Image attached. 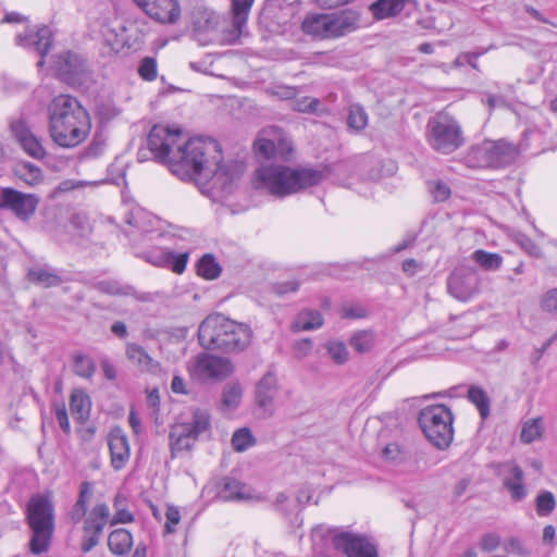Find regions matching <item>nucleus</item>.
Segmentation results:
<instances>
[{
  "instance_id": "obj_1",
  "label": "nucleus",
  "mask_w": 557,
  "mask_h": 557,
  "mask_svg": "<svg viewBox=\"0 0 557 557\" xmlns=\"http://www.w3.org/2000/svg\"><path fill=\"white\" fill-rule=\"evenodd\" d=\"M147 144L153 157L174 175L182 181H194L202 193L214 198L232 193L235 181L244 173L240 162L221 164L222 151L216 140L205 137L184 140L178 127L154 125Z\"/></svg>"
},
{
  "instance_id": "obj_2",
  "label": "nucleus",
  "mask_w": 557,
  "mask_h": 557,
  "mask_svg": "<svg viewBox=\"0 0 557 557\" xmlns=\"http://www.w3.org/2000/svg\"><path fill=\"white\" fill-rule=\"evenodd\" d=\"M48 131L62 148H75L89 135L91 121L87 110L70 95L54 97L48 106Z\"/></svg>"
},
{
  "instance_id": "obj_3",
  "label": "nucleus",
  "mask_w": 557,
  "mask_h": 557,
  "mask_svg": "<svg viewBox=\"0 0 557 557\" xmlns=\"http://www.w3.org/2000/svg\"><path fill=\"white\" fill-rule=\"evenodd\" d=\"M323 180L324 172L322 170L269 164L255 171L253 186L272 196L283 198L317 186Z\"/></svg>"
},
{
  "instance_id": "obj_4",
  "label": "nucleus",
  "mask_w": 557,
  "mask_h": 557,
  "mask_svg": "<svg viewBox=\"0 0 557 557\" xmlns=\"http://www.w3.org/2000/svg\"><path fill=\"white\" fill-rule=\"evenodd\" d=\"M249 325L236 322L221 313L208 315L199 325L198 339L207 349L240 352L251 343Z\"/></svg>"
},
{
  "instance_id": "obj_5",
  "label": "nucleus",
  "mask_w": 557,
  "mask_h": 557,
  "mask_svg": "<svg viewBox=\"0 0 557 557\" xmlns=\"http://www.w3.org/2000/svg\"><path fill=\"white\" fill-rule=\"evenodd\" d=\"M27 522L33 533L29 550L36 555L47 552L54 531L52 502L44 495L33 496L27 505Z\"/></svg>"
},
{
  "instance_id": "obj_6",
  "label": "nucleus",
  "mask_w": 557,
  "mask_h": 557,
  "mask_svg": "<svg viewBox=\"0 0 557 557\" xmlns=\"http://www.w3.org/2000/svg\"><path fill=\"white\" fill-rule=\"evenodd\" d=\"M425 137L430 147L442 154L453 153L465 145L460 123L446 112H440L428 121Z\"/></svg>"
},
{
  "instance_id": "obj_7",
  "label": "nucleus",
  "mask_w": 557,
  "mask_h": 557,
  "mask_svg": "<svg viewBox=\"0 0 557 557\" xmlns=\"http://www.w3.org/2000/svg\"><path fill=\"white\" fill-rule=\"evenodd\" d=\"M419 424L426 438L437 448L444 449L453 441V414L444 405L429 406L421 410Z\"/></svg>"
},
{
  "instance_id": "obj_8",
  "label": "nucleus",
  "mask_w": 557,
  "mask_h": 557,
  "mask_svg": "<svg viewBox=\"0 0 557 557\" xmlns=\"http://www.w3.org/2000/svg\"><path fill=\"white\" fill-rule=\"evenodd\" d=\"M519 156V149L505 140H485L468 153V162L476 168H503L511 164Z\"/></svg>"
},
{
  "instance_id": "obj_9",
  "label": "nucleus",
  "mask_w": 557,
  "mask_h": 557,
  "mask_svg": "<svg viewBox=\"0 0 557 557\" xmlns=\"http://www.w3.org/2000/svg\"><path fill=\"white\" fill-rule=\"evenodd\" d=\"M332 542L346 557H379L376 545L363 534L341 531L333 535Z\"/></svg>"
},
{
  "instance_id": "obj_10",
  "label": "nucleus",
  "mask_w": 557,
  "mask_h": 557,
  "mask_svg": "<svg viewBox=\"0 0 557 557\" xmlns=\"http://www.w3.org/2000/svg\"><path fill=\"white\" fill-rule=\"evenodd\" d=\"M39 198L35 194H24L11 187L0 190V209L10 210L22 220H29L36 212Z\"/></svg>"
},
{
  "instance_id": "obj_11",
  "label": "nucleus",
  "mask_w": 557,
  "mask_h": 557,
  "mask_svg": "<svg viewBox=\"0 0 557 557\" xmlns=\"http://www.w3.org/2000/svg\"><path fill=\"white\" fill-rule=\"evenodd\" d=\"M234 372L230 359L209 354L198 355L190 368V373L198 379L223 380Z\"/></svg>"
},
{
  "instance_id": "obj_12",
  "label": "nucleus",
  "mask_w": 557,
  "mask_h": 557,
  "mask_svg": "<svg viewBox=\"0 0 557 557\" xmlns=\"http://www.w3.org/2000/svg\"><path fill=\"white\" fill-rule=\"evenodd\" d=\"M479 276L468 268L456 269L447 280L448 293L460 301H468L479 292Z\"/></svg>"
},
{
  "instance_id": "obj_13",
  "label": "nucleus",
  "mask_w": 557,
  "mask_h": 557,
  "mask_svg": "<svg viewBox=\"0 0 557 557\" xmlns=\"http://www.w3.org/2000/svg\"><path fill=\"white\" fill-rule=\"evenodd\" d=\"M140 257L154 267L170 269L176 274H182L189 260V252L175 253L170 249L158 247L143 252Z\"/></svg>"
},
{
  "instance_id": "obj_14",
  "label": "nucleus",
  "mask_w": 557,
  "mask_h": 557,
  "mask_svg": "<svg viewBox=\"0 0 557 557\" xmlns=\"http://www.w3.org/2000/svg\"><path fill=\"white\" fill-rule=\"evenodd\" d=\"M264 133L277 134L275 138H258L253 148L256 152L263 157L264 159H271L272 157L278 156L284 160H289L290 154L293 152V146L289 139L282 137L280 131L276 127H272L269 131H264Z\"/></svg>"
},
{
  "instance_id": "obj_15",
  "label": "nucleus",
  "mask_w": 557,
  "mask_h": 557,
  "mask_svg": "<svg viewBox=\"0 0 557 557\" xmlns=\"http://www.w3.org/2000/svg\"><path fill=\"white\" fill-rule=\"evenodd\" d=\"M11 132L18 141L23 150L34 159H42L46 150L40 140L32 133L30 128L23 120H16L11 123Z\"/></svg>"
},
{
  "instance_id": "obj_16",
  "label": "nucleus",
  "mask_w": 557,
  "mask_h": 557,
  "mask_svg": "<svg viewBox=\"0 0 557 557\" xmlns=\"http://www.w3.org/2000/svg\"><path fill=\"white\" fill-rule=\"evenodd\" d=\"M503 485L507 488L515 502L522 500L527 496V487L523 484V470L515 462L508 461L500 466Z\"/></svg>"
},
{
  "instance_id": "obj_17",
  "label": "nucleus",
  "mask_w": 557,
  "mask_h": 557,
  "mask_svg": "<svg viewBox=\"0 0 557 557\" xmlns=\"http://www.w3.org/2000/svg\"><path fill=\"white\" fill-rule=\"evenodd\" d=\"M141 10L161 24H174L181 17V7L177 0H151Z\"/></svg>"
},
{
  "instance_id": "obj_18",
  "label": "nucleus",
  "mask_w": 557,
  "mask_h": 557,
  "mask_svg": "<svg viewBox=\"0 0 557 557\" xmlns=\"http://www.w3.org/2000/svg\"><path fill=\"white\" fill-rule=\"evenodd\" d=\"M416 0H376L370 5V12L377 21L394 17L401 12L410 14L417 10Z\"/></svg>"
},
{
  "instance_id": "obj_19",
  "label": "nucleus",
  "mask_w": 557,
  "mask_h": 557,
  "mask_svg": "<svg viewBox=\"0 0 557 557\" xmlns=\"http://www.w3.org/2000/svg\"><path fill=\"white\" fill-rule=\"evenodd\" d=\"M108 445L112 467L115 470H121L127 463L131 455L125 433L120 428L111 430L108 435Z\"/></svg>"
},
{
  "instance_id": "obj_20",
  "label": "nucleus",
  "mask_w": 557,
  "mask_h": 557,
  "mask_svg": "<svg viewBox=\"0 0 557 557\" xmlns=\"http://www.w3.org/2000/svg\"><path fill=\"white\" fill-rule=\"evenodd\" d=\"M327 38H338L357 29L359 15L351 10L329 14Z\"/></svg>"
},
{
  "instance_id": "obj_21",
  "label": "nucleus",
  "mask_w": 557,
  "mask_h": 557,
  "mask_svg": "<svg viewBox=\"0 0 557 557\" xmlns=\"http://www.w3.org/2000/svg\"><path fill=\"white\" fill-rule=\"evenodd\" d=\"M16 44L23 47L34 46L41 55V59L37 63V66L41 67L45 64L44 57L49 52L51 48L52 34L48 27L44 26L39 28L35 34L29 32L17 35Z\"/></svg>"
},
{
  "instance_id": "obj_22",
  "label": "nucleus",
  "mask_w": 557,
  "mask_h": 557,
  "mask_svg": "<svg viewBox=\"0 0 557 557\" xmlns=\"http://www.w3.org/2000/svg\"><path fill=\"white\" fill-rule=\"evenodd\" d=\"M277 394V381L274 374L267 373L258 382L256 387L257 405L264 410L265 413H273V401Z\"/></svg>"
},
{
  "instance_id": "obj_23",
  "label": "nucleus",
  "mask_w": 557,
  "mask_h": 557,
  "mask_svg": "<svg viewBox=\"0 0 557 557\" xmlns=\"http://www.w3.org/2000/svg\"><path fill=\"white\" fill-rule=\"evenodd\" d=\"M55 71L58 76L69 83H74L84 71V61L72 52H64L57 57Z\"/></svg>"
},
{
  "instance_id": "obj_24",
  "label": "nucleus",
  "mask_w": 557,
  "mask_h": 557,
  "mask_svg": "<svg viewBox=\"0 0 557 557\" xmlns=\"http://www.w3.org/2000/svg\"><path fill=\"white\" fill-rule=\"evenodd\" d=\"M126 357L143 372L157 373L160 371V364L154 360L143 346L136 343L126 345Z\"/></svg>"
},
{
  "instance_id": "obj_25",
  "label": "nucleus",
  "mask_w": 557,
  "mask_h": 557,
  "mask_svg": "<svg viewBox=\"0 0 557 557\" xmlns=\"http://www.w3.org/2000/svg\"><path fill=\"white\" fill-rule=\"evenodd\" d=\"M110 508L107 504H97L84 521V533H102L109 521Z\"/></svg>"
},
{
  "instance_id": "obj_26",
  "label": "nucleus",
  "mask_w": 557,
  "mask_h": 557,
  "mask_svg": "<svg viewBox=\"0 0 557 557\" xmlns=\"http://www.w3.org/2000/svg\"><path fill=\"white\" fill-rule=\"evenodd\" d=\"M194 440H196V437L190 434L189 429L185 424H174L170 431V446L172 456L175 457L182 451L189 450Z\"/></svg>"
},
{
  "instance_id": "obj_27",
  "label": "nucleus",
  "mask_w": 557,
  "mask_h": 557,
  "mask_svg": "<svg viewBox=\"0 0 557 557\" xmlns=\"http://www.w3.org/2000/svg\"><path fill=\"white\" fill-rule=\"evenodd\" d=\"M218 15L208 9H197L193 12L191 25L197 36L209 34L215 30L218 25Z\"/></svg>"
},
{
  "instance_id": "obj_28",
  "label": "nucleus",
  "mask_w": 557,
  "mask_h": 557,
  "mask_svg": "<svg viewBox=\"0 0 557 557\" xmlns=\"http://www.w3.org/2000/svg\"><path fill=\"white\" fill-rule=\"evenodd\" d=\"M223 500H246L252 497L251 490L244 483L227 479L219 492Z\"/></svg>"
},
{
  "instance_id": "obj_29",
  "label": "nucleus",
  "mask_w": 557,
  "mask_h": 557,
  "mask_svg": "<svg viewBox=\"0 0 557 557\" xmlns=\"http://www.w3.org/2000/svg\"><path fill=\"white\" fill-rule=\"evenodd\" d=\"M329 14H308L302 24L301 28L304 33L321 38H327V23Z\"/></svg>"
},
{
  "instance_id": "obj_30",
  "label": "nucleus",
  "mask_w": 557,
  "mask_h": 557,
  "mask_svg": "<svg viewBox=\"0 0 557 557\" xmlns=\"http://www.w3.org/2000/svg\"><path fill=\"white\" fill-rule=\"evenodd\" d=\"M323 325V318L317 310L305 309L300 311L292 324L294 332L311 331Z\"/></svg>"
},
{
  "instance_id": "obj_31",
  "label": "nucleus",
  "mask_w": 557,
  "mask_h": 557,
  "mask_svg": "<svg viewBox=\"0 0 557 557\" xmlns=\"http://www.w3.org/2000/svg\"><path fill=\"white\" fill-rule=\"evenodd\" d=\"M133 545V536L125 529L112 531L108 537V546L115 555H124L129 552Z\"/></svg>"
},
{
  "instance_id": "obj_32",
  "label": "nucleus",
  "mask_w": 557,
  "mask_h": 557,
  "mask_svg": "<svg viewBox=\"0 0 557 557\" xmlns=\"http://www.w3.org/2000/svg\"><path fill=\"white\" fill-rule=\"evenodd\" d=\"M15 176L28 186H36L44 180L41 170L29 162H23L15 166Z\"/></svg>"
},
{
  "instance_id": "obj_33",
  "label": "nucleus",
  "mask_w": 557,
  "mask_h": 557,
  "mask_svg": "<svg viewBox=\"0 0 557 557\" xmlns=\"http://www.w3.org/2000/svg\"><path fill=\"white\" fill-rule=\"evenodd\" d=\"M90 399L82 392H76L71 395L70 409L71 413L77 421L84 422L88 419L90 413Z\"/></svg>"
},
{
  "instance_id": "obj_34",
  "label": "nucleus",
  "mask_w": 557,
  "mask_h": 557,
  "mask_svg": "<svg viewBox=\"0 0 557 557\" xmlns=\"http://www.w3.org/2000/svg\"><path fill=\"white\" fill-rule=\"evenodd\" d=\"M471 258L484 271H497L503 265V257L499 253L483 249L473 251Z\"/></svg>"
},
{
  "instance_id": "obj_35",
  "label": "nucleus",
  "mask_w": 557,
  "mask_h": 557,
  "mask_svg": "<svg viewBox=\"0 0 557 557\" xmlns=\"http://www.w3.org/2000/svg\"><path fill=\"white\" fill-rule=\"evenodd\" d=\"M28 278L30 282L46 288L58 286L62 282L61 277L55 272L41 267L30 269L28 272Z\"/></svg>"
},
{
  "instance_id": "obj_36",
  "label": "nucleus",
  "mask_w": 557,
  "mask_h": 557,
  "mask_svg": "<svg viewBox=\"0 0 557 557\" xmlns=\"http://www.w3.org/2000/svg\"><path fill=\"white\" fill-rule=\"evenodd\" d=\"M221 272V265L211 253L203 255L197 262V274L206 280H215Z\"/></svg>"
},
{
  "instance_id": "obj_37",
  "label": "nucleus",
  "mask_w": 557,
  "mask_h": 557,
  "mask_svg": "<svg viewBox=\"0 0 557 557\" xmlns=\"http://www.w3.org/2000/svg\"><path fill=\"white\" fill-rule=\"evenodd\" d=\"M183 424H185L189 429L190 434L197 438L199 435L210 430V416L205 409H196L193 412L191 422H183Z\"/></svg>"
},
{
  "instance_id": "obj_38",
  "label": "nucleus",
  "mask_w": 557,
  "mask_h": 557,
  "mask_svg": "<svg viewBox=\"0 0 557 557\" xmlns=\"http://www.w3.org/2000/svg\"><path fill=\"white\" fill-rule=\"evenodd\" d=\"M243 388L238 382L227 383L222 392V407L233 410L237 408L242 401Z\"/></svg>"
},
{
  "instance_id": "obj_39",
  "label": "nucleus",
  "mask_w": 557,
  "mask_h": 557,
  "mask_svg": "<svg viewBox=\"0 0 557 557\" xmlns=\"http://www.w3.org/2000/svg\"><path fill=\"white\" fill-rule=\"evenodd\" d=\"M468 398L478 408L482 419H486L490 416L491 400L483 388L479 386H470L468 389Z\"/></svg>"
},
{
  "instance_id": "obj_40",
  "label": "nucleus",
  "mask_w": 557,
  "mask_h": 557,
  "mask_svg": "<svg viewBox=\"0 0 557 557\" xmlns=\"http://www.w3.org/2000/svg\"><path fill=\"white\" fill-rule=\"evenodd\" d=\"M375 334L372 331L363 330L355 333L350 339V346L359 354L369 352L374 346Z\"/></svg>"
},
{
  "instance_id": "obj_41",
  "label": "nucleus",
  "mask_w": 557,
  "mask_h": 557,
  "mask_svg": "<svg viewBox=\"0 0 557 557\" xmlns=\"http://www.w3.org/2000/svg\"><path fill=\"white\" fill-rule=\"evenodd\" d=\"M73 362L75 374L85 379H90L94 376L96 372V363L90 357L84 354H75L73 357Z\"/></svg>"
},
{
  "instance_id": "obj_42",
  "label": "nucleus",
  "mask_w": 557,
  "mask_h": 557,
  "mask_svg": "<svg viewBox=\"0 0 557 557\" xmlns=\"http://www.w3.org/2000/svg\"><path fill=\"white\" fill-rule=\"evenodd\" d=\"M347 124L355 131H362L368 125V114L359 104H351L348 109Z\"/></svg>"
},
{
  "instance_id": "obj_43",
  "label": "nucleus",
  "mask_w": 557,
  "mask_h": 557,
  "mask_svg": "<svg viewBox=\"0 0 557 557\" xmlns=\"http://www.w3.org/2000/svg\"><path fill=\"white\" fill-rule=\"evenodd\" d=\"M256 444V438L250 429L242 428L234 432L232 436V445L236 451H245Z\"/></svg>"
},
{
  "instance_id": "obj_44",
  "label": "nucleus",
  "mask_w": 557,
  "mask_h": 557,
  "mask_svg": "<svg viewBox=\"0 0 557 557\" xmlns=\"http://www.w3.org/2000/svg\"><path fill=\"white\" fill-rule=\"evenodd\" d=\"M543 433V423L541 418L530 419L524 422L521 431V441L523 443H532L541 438Z\"/></svg>"
},
{
  "instance_id": "obj_45",
  "label": "nucleus",
  "mask_w": 557,
  "mask_h": 557,
  "mask_svg": "<svg viewBox=\"0 0 557 557\" xmlns=\"http://www.w3.org/2000/svg\"><path fill=\"white\" fill-rule=\"evenodd\" d=\"M103 36V53L115 54L124 48V39L120 37L114 30L106 28L102 32Z\"/></svg>"
},
{
  "instance_id": "obj_46",
  "label": "nucleus",
  "mask_w": 557,
  "mask_h": 557,
  "mask_svg": "<svg viewBox=\"0 0 557 557\" xmlns=\"http://www.w3.org/2000/svg\"><path fill=\"white\" fill-rule=\"evenodd\" d=\"M556 506V499L552 492L545 491L536 497V513L540 517H546L553 512Z\"/></svg>"
},
{
  "instance_id": "obj_47",
  "label": "nucleus",
  "mask_w": 557,
  "mask_h": 557,
  "mask_svg": "<svg viewBox=\"0 0 557 557\" xmlns=\"http://www.w3.org/2000/svg\"><path fill=\"white\" fill-rule=\"evenodd\" d=\"M325 347L335 363L343 364L347 362L349 352L343 342L331 341L325 345Z\"/></svg>"
},
{
  "instance_id": "obj_48",
  "label": "nucleus",
  "mask_w": 557,
  "mask_h": 557,
  "mask_svg": "<svg viewBox=\"0 0 557 557\" xmlns=\"http://www.w3.org/2000/svg\"><path fill=\"white\" fill-rule=\"evenodd\" d=\"M428 186L433 199L437 202L445 201L450 196L449 186L442 181H431Z\"/></svg>"
},
{
  "instance_id": "obj_49",
  "label": "nucleus",
  "mask_w": 557,
  "mask_h": 557,
  "mask_svg": "<svg viewBox=\"0 0 557 557\" xmlns=\"http://www.w3.org/2000/svg\"><path fill=\"white\" fill-rule=\"evenodd\" d=\"M320 100L312 97H302L293 103V109L301 113H314L318 111Z\"/></svg>"
},
{
  "instance_id": "obj_50",
  "label": "nucleus",
  "mask_w": 557,
  "mask_h": 557,
  "mask_svg": "<svg viewBox=\"0 0 557 557\" xmlns=\"http://www.w3.org/2000/svg\"><path fill=\"white\" fill-rule=\"evenodd\" d=\"M382 457L391 462H400L405 458V451L398 443H389L382 449Z\"/></svg>"
},
{
  "instance_id": "obj_51",
  "label": "nucleus",
  "mask_w": 557,
  "mask_h": 557,
  "mask_svg": "<svg viewBox=\"0 0 557 557\" xmlns=\"http://www.w3.org/2000/svg\"><path fill=\"white\" fill-rule=\"evenodd\" d=\"M540 305L544 312L557 315V287L545 292Z\"/></svg>"
},
{
  "instance_id": "obj_52",
  "label": "nucleus",
  "mask_w": 557,
  "mask_h": 557,
  "mask_svg": "<svg viewBox=\"0 0 557 557\" xmlns=\"http://www.w3.org/2000/svg\"><path fill=\"white\" fill-rule=\"evenodd\" d=\"M268 92L280 100H290L298 95V89L293 86L276 85L270 88Z\"/></svg>"
},
{
  "instance_id": "obj_53",
  "label": "nucleus",
  "mask_w": 557,
  "mask_h": 557,
  "mask_svg": "<svg viewBox=\"0 0 557 557\" xmlns=\"http://www.w3.org/2000/svg\"><path fill=\"white\" fill-rule=\"evenodd\" d=\"M138 73L145 81H153L158 74L154 59L145 58L139 65Z\"/></svg>"
},
{
  "instance_id": "obj_54",
  "label": "nucleus",
  "mask_w": 557,
  "mask_h": 557,
  "mask_svg": "<svg viewBox=\"0 0 557 557\" xmlns=\"http://www.w3.org/2000/svg\"><path fill=\"white\" fill-rule=\"evenodd\" d=\"M166 522L164 525V533L171 534L175 532V527L181 521V513L177 507L169 506L165 512Z\"/></svg>"
},
{
  "instance_id": "obj_55",
  "label": "nucleus",
  "mask_w": 557,
  "mask_h": 557,
  "mask_svg": "<svg viewBox=\"0 0 557 557\" xmlns=\"http://www.w3.org/2000/svg\"><path fill=\"white\" fill-rule=\"evenodd\" d=\"M96 288L104 294L109 295H124L126 292L124 288L114 281H102L96 284Z\"/></svg>"
},
{
  "instance_id": "obj_56",
  "label": "nucleus",
  "mask_w": 557,
  "mask_h": 557,
  "mask_svg": "<svg viewBox=\"0 0 557 557\" xmlns=\"http://www.w3.org/2000/svg\"><path fill=\"white\" fill-rule=\"evenodd\" d=\"M299 288V282L297 281H286V282H277L272 285V290L278 295L284 296L288 293H295Z\"/></svg>"
},
{
  "instance_id": "obj_57",
  "label": "nucleus",
  "mask_w": 557,
  "mask_h": 557,
  "mask_svg": "<svg viewBox=\"0 0 557 557\" xmlns=\"http://www.w3.org/2000/svg\"><path fill=\"white\" fill-rule=\"evenodd\" d=\"M122 113V109L113 102H106L99 107V114L102 120L110 121L117 117Z\"/></svg>"
},
{
  "instance_id": "obj_58",
  "label": "nucleus",
  "mask_w": 557,
  "mask_h": 557,
  "mask_svg": "<svg viewBox=\"0 0 557 557\" xmlns=\"http://www.w3.org/2000/svg\"><path fill=\"white\" fill-rule=\"evenodd\" d=\"M147 218H148V214L145 211L138 209V210H136L134 212H131L129 216L126 219V222L129 225H133V226L139 228L143 232H147L148 227L144 223V221Z\"/></svg>"
},
{
  "instance_id": "obj_59",
  "label": "nucleus",
  "mask_w": 557,
  "mask_h": 557,
  "mask_svg": "<svg viewBox=\"0 0 557 557\" xmlns=\"http://www.w3.org/2000/svg\"><path fill=\"white\" fill-rule=\"evenodd\" d=\"M520 247L532 257H541L542 250L537 244L527 236H520L518 238Z\"/></svg>"
},
{
  "instance_id": "obj_60",
  "label": "nucleus",
  "mask_w": 557,
  "mask_h": 557,
  "mask_svg": "<svg viewBox=\"0 0 557 557\" xmlns=\"http://www.w3.org/2000/svg\"><path fill=\"white\" fill-rule=\"evenodd\" d=\"M293 349L297 359H304L310 354L312 349V342L309 338H302L294 344Z\"/></svg>"
},
{
  "instance_id": "obj_61",
  "label": "nucleus",
  "mask_w": 557,
  "mask_h": 557,
  "mask_svg": "<svg viewBox=\"0 0 557 557\" xmlns=\"http://www.w3.org/2000/svg\"><path fill=\"white\" fill-rule=\"evenodd\" d=\"M500 537L495 533H487L482 536L480 547L483 550L492 552L498 547Z\"/></svg>"
},
{
  "instance_id": "obj_62",
  "label": "nucleus",
  "mask_w": 557,
  "mask_h": 557,
  "mask_svg": "<svg viewBox=\"0 0 557 557\" xmlns=\"http://www.w3.org/2000/svg\"><path fill=\"white\" fill-rule=\"evenodd\" d=\"M133 521H134L133 513L129 510H127L126 507H124V508H119V510H115L114 516L110 520V524L115 525L119 523H129Z\"/></svg>"
},
{
  "instance_id": "obj_63",
  "label": "nucleus",
  "mask_w": 557,
  "mask_h": 557,
  "mask_svg": "<svg viewBox=\"0 0 557 557\" xmlns=\"http://www.w3.org/2000/svg\"><path fill=\"white\" fill-rule=\"evenodd\" d=\"M55 419H57L60 428L65 433H69L71 428H70V422H69V417H67L66 408H65V406L63 404L55 407Z\"/></svg>"
},
{
  "instance_id": "obj_64",
  "label": "nucleus",
  "mask_w": 557,
  "mask_h": 557,
  "mask_svg": "<svg viewBox=\"0 0 557 557\" xmlns=\"http://www.w3.org/2000/svg\"><path fill=\"white\" fill-rule=\"evenodd\" d=\"M87 506L83 502H75L72 510L70 511V519L73 523H78L86 516Z\"/></svg>"
}]
</instances>
